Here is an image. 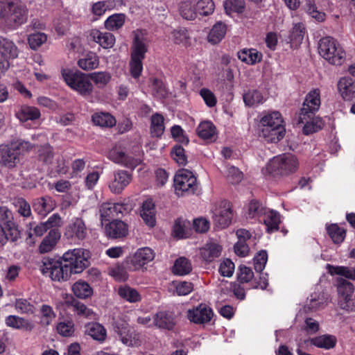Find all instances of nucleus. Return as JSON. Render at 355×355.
I'll use <instances>...</instances> for the list:
<instances>
[{"label": "nucleus", "instance_id": "57", "mask_svg": "<svg viewBox=\"0 0 355 355\" xmlns=\"http://www.w3.org/2000/svg\"><path fill=\"white\" fill-rule=\"evenodd\" d=\"M305 27L303 24L297 23L292 28L289 37L291 41L295 44H300L304 36Z\"/></svg>", "mask_w": 355, "mask_h": 355}, {"label": "nucleus", "instance_id": "8", "mask_svg": "<svg viewBox=\"0 0 355 355\" xmlns=\"http://www.w3.org/2000/svg\"><path fill=\"white\" fill-rule=\"evenodd\" d=\"M0 17L8 24L19 26L25 23L28 18V8L26 5L17 0L12 6H1Z\"/></svg>", "mask_w": 355, "mask_h": 355}, {"label": "nucleus", "instance_id": "42", "mask_svg": "<svg viewBox=\"0 0 355 355\" xmlns=\"http://www.w3.org/2000/svg\"><path fill=\"white\" fill-rule=\"evenodd\" d=\"M164 116L158 113L153 114L150 119V134L152 137H159L164 131Z\"/></svg>", "mask_w": 355, "mask_h": 355}, {"label": "nucleus", "instance_id": "39", "mask_svg": "<svg viewBox=\"0 0 355 355\" xmlns=\"http://www.w3.org/2000/svg\"><path fill=\"white\" fill-rule=\"evenodd\" d=\"M72 291L75 296L80 299H87L93 294L92 288L87 282L82 280H79L73 284Z\"/></svg>", "mask_w": 355, "mask_h": 355}, {"label": "nucleus", "instance_id": "27", "mask_svg": "<svg viewBox=\"0 0 355 355\" xmlns=\"http://www.w3.org/2000/svg\"><path fill=\"white\" fill-rule=\"evenodd\" d=\"M128 231L127 225L122 220H114L105 226V234L112 239L125 237Z\"/></svg>", "mask_w": 355, "mask_h": 355}, {"label": "nucleus", "instance_id": "22", "mask_svg": "<svg viewBox=\"0 0 355 355\" xmlns=\"http://www.w3.org/2000/svg\"><path fill=\"white\" fill-rule=\"evenodd\" d=\"M153 324L160 329L171 330L176 324L174 313L169 311H159L153 317Z\"/></svg>", "mask_w": 355, "mask_h": 355}, {"label": "nucleus", "instance_id": "51", "mask_svg": "<svg viewBox=\"0 0 355 355\" xmlns=\"http://www.w3.org/2000/svg\"><path fill=\"white\" fill-rule=\"evenodd\" d=\"M224 8L226 14L231 15L232 12L242 13L245 10L244 0H225Z\"/></svg>", "mask_w": 355, "mask_h": 355}, {"label": "nucleus", "instance_id": "59", "mask_svg": "<svg viewBox=\"0 0 355 355\" xmlns=\"http://www.w3.org/2000/svg\"><path fill=\"white\" fill-rule=\"evenodd\" d=\"M89 78L99 87H103L110 82L111 76L108 72L98 71L89 73Z\"/></svg>", "mask_w": 355, "mask_h": 355}, {"label": "nucleus", "instance_id": "64", "mask_svg": "<svg viewBox=\"0 0 355 355\" xmlns=\"http://www.w3.org/2000/svg\"><path fill=\"white\" fill-rule=\"evenodd\" d=\"M285 132L284 127L270 128L268 131H263L264 136L268 137V141L272 143H277L283 139Z\"/></svg>", "mask_w": 355, "mask_h": 355}, {"label": "nucleus", "instance_id": "46", "mask_svg": "<svg viewBox=\"0 0 355 355\" xmlns=\"http://www.w3.org/2000/svg\"><path fill=\"white\" fill-rule=\"evenodd\" d=\"M192 270L191 263L189 259L185 257H180L174 263L173 272L175 275H185L189 274Z\"/></svg>", "mask_w": 355, "mask_h": 355}, {"label": "nucleus", "instance_id": "10", "mask_svg": "<svg viewBox=\"0 0 355 355\" xmlns=\"http://www.w3.org/2000/svg\"><path fill=\"white\" fill-rule=\"evenodd\" d=\"M154 257V252L150 248H140L135 253L130 259L127 260L126 265L130 270H137L153 261Z\"/></svg>", "mask_w": 355, "mask_h": 355}, {"label": "nucleus", "instance_id": "60", "mask_svg": "<svg viewBox=\"0 0 355 355\" xmlns=\"http://www.w3.org/2000/svg\"><path fill=\"white\" fill-rule=\"evenodd\" d=\"M47 40V36L45 33L37 32L32 33L28 37V42L31 49H37Z\"/></svg>", "mask_w": 355, "mask_h": 355}, {"label": "nucleus", "instance_id": "48", "mask_svg": "<svg viewBox=\"0 0 355 355\" xmlns=\"http://www.w3.org/2000/svg\"><path fill=\"white\" fill-rule=\"evenodd\" d=\"M119 296L130 302H137L140 301L141 296L137 291L130 286H121L118 290Z\"/></svg>", "mask_w": 355, "mask_h": 355}, {"label": "nucleus", "instance_id": "34", "mask_svg": "<svg viewBox=\"0 0 355 355\" xmlns=\"http://www.w3.org/2000/svg\"><path fill=\"white\" fill-rule=\"evenodd\" d=\"M20 121L26 122L28 120H35L40 117V110L35 107L28 105L21 106L15 114Z\"/></svg>", "mask_w": 355, "mask_h": 355}, {"label": "nucleus", "instance_id": "56", "mask_svg": "<svg viewBox=\"0 0 355 355\" xmlns=\"http://www.w3.org/2000/svg\"><path fill=\"white\" fill-rule=\"evenodd\" d=\"M13 205L17 209L20 216L28 218L31 216V209L29 203L23 198H15Z\"/></svg>", "mask_w": 355, "mask_h": 355}, {"label": "nucleus", "instance_id": "38", "mask_svg": "<svg viewBox=\"0 0 355 355\" xmlns=\"http://www.w3.org/2000/svg\"><path fill=\"white\" fill-rule=\"evenodd\" d=\"M238 58L248 64H254L261 60L262 53L254 49H243L238 53Z\"/></svg>", "mask_w": 355, "mask_h": 355}, {"label": "nucleus", "instance_id": "44", "mask_svg": "<svg viewBox=\"0 0 355 355\" xmlns=\"http://www.w3.org/2000/svg\"><path fill=\"white\" fill-rule=\"evenodd\" d=\"M179 11L180 15L187 20H194L198 15L196 5L189 1L182 2Z\"/></svg>", "mask_w": 355, "mask_h": 355}, {"label": "nucleus", "instance_id": "18", "mask_svg": "<svg viewBox=\"0 0 355 355\" xmlns=\"http://www.w3.org/2000/svg\"><path fill=\"white\" fill-rule=\"evenodd\" d=\"M0 222L5 226L10 236L13 239H18L20 237V232L18 226L14 221L13 214L7 207H0Z\"/></svg>", "mask_w": 355, "mask_h": 355}, {"label": "nucleus", "instance_id": "2", "mask_svg": "<svg viewBox=\"0 0 355 355\" xmlns=\"http://www.w3.org/2000/svg\"><path fill=\"white\" fill-rule=\"evenodd\" d=\"M320 55L330 64L340 65L345 60V53L331 37H324L318 42Z\"/></svg>", "mask_w": 355, "mask_h": 355}, {"label": "nucleus", "instance_id": "1", "mask_svg": "<svg viewBox=\"0 0 355 355\" xmlns=\"http://www.w3.org/2000/svg\"><path fill=\"white\" fill-rule=\"evenodd\" d=\"M40 270L44 275L51 278L54 282H66L71 275L67 265L64 263L61 258L56 259L44 257L42 261Z\"/></svg>", "mask_w": 355, "mask_h": 355}, {"label": "nucleus", "instance_id": "19", "mask_svg": "<svg viewBox=\"0 0 355 355\" xmlns=\"http://www.w3.org/2000/svg\"><path fill=\"white\" fill-rule=\"evenodd\" d=\"M87 235V227L82 218H76L65 229L64 236L67 239L84 240Z\"/></svg>", "mask_w": 355, "mask_h": 355}, {"label": "nucleus", "instance_id": "7", "mask_svg": "<svg viewBox=\"0 0 355 355\" xmlns=\"http://www.w3.org/2000/svg\"><path fill=\"white\" fill-rule=\"evenodd\" d=\"M174 187L178 196L193 194L198 189L197 179L188 169L179 170L174 177Z\"/></svg>", "mask_w": 355, "mask_h": 355}, {"label": "nucleus", "instance_id": "17", "mask_svg": "<svg viewBox=\"0 0 355 355\" xmlns=\"http://www.w3.org/2000/svg\"><path fill=\"white\" fill-rule=\"evenodd\" d=\"M212 315V310L203 304H200L196 308L187 311L188 319L196 324L207 323L211 320Z\"/></svg>", "mask_w": 355, "mask_h": 355}, {"label": "nucleus", "instance_id": "55", "mask_svg": "<svg viewBox=\"0 0 355 355\" xmlns=\"http://www.w3.org/2000/svg\"><path fill=\"white\" fill-rule=\"evenodd\" d=\"M196 5L197 13L202 16H208L214 11V3L212 0H199Z\"/></svg>", "mask_w": 355, "mask_h": 355}, {"label": "nucleus", "instance_id": "29", "mask_svg": "<svg viewBox=\"0 0 355 355\" xmlns=\"http://www.w3.org/2000/svg\"><path fill=\"white\" fill-rule=\"evenodd\" d=\"M60 238V233L57 228L50 230L48 234L44 237L40 245V252L41 253H46L51 251Z\"/></svg>", "mask_w": 355, "mask_h": 355}, {"label": "nucleus", "instance_id": "21", "mask_svg": "<svg viewBox=\"0 0 355 355\" xmlns=\"http://www.w3.org/2000/svg\"><path fill=\"white\" fill-rule=\"evenodd\" d=\"M338 90L345 101H351L355 98V80L349 76H344L339 79Z\"/></svg>", "mask_w": 355, "mask_h": 355}, {"label": "nucleus", "instance_id": "24", "mask_svg": "<svg viewBox=\"0 0 355 355\" xmlns=\"http://www.w3.org/2000/svg\"><path fill=\"white\" fill-rule=\"evenodd\" d=\"M302 119V114H300L298 123L304 124L303 133L309 135L321 130L324 125L321 118L315 116V114H309V117Z\"/></svg>", "mask_w": 355, "mask_h": 355}, {"label": "nucleus", "instance_id": "62", "mask_svg": "<svg viewBox=\"0 0 355 355\" xmlns=\"http://www.w3.org/2000/svg\"><path fill=\"white\" fill-rule=\"evenodd\" d=\"M171 155L175 162L179 165L185 166L187 163V158L184 149L180 145H175L171 151Z\"/></svg>", "mask_w": 355, "mask_h": 355}, {"label": "nucleus", "instance_id": "5", "mask_svg": "<svg viewBox=\"0 0 355 355\" xmlns=\"http://www.w3.org/2000/svg\"><path fill=\"white\" fill-rule=\"evenodd\" d=\"M338 305L347 313L355 312V287L350 282L338 279Z\"/></svg>", "mask_w": 355, "mask_h": 355}, {"label": "nucleus", "instance_id": "13", "mask_svg": "<svg viewBox=\"0 0 355 355\" xmlns=\"http://www.w3.org/2000/svg\"><path fill=\"white\" fill-rule=\"evenodd\" d=\"M131 57L144 60L148 49V41L145 33L140 30L133 32Z\"/></svg>", "mask_w": 355, "mask_h": 355}, {"label": "nucleus", "instance_id": "12", "mask_svg": "<svg viewBox=\"0 0 355 355\" xmlns=\"http://www.w3.org/2000/svg\"><path fill=\"white\" fill-rule=\"evenodd\" d=\"M130 209L127 204L104 202L100 206L99 213L102 220L109 221L119 214L127 213Z\"/></svg>", "mask_w": 355, "mask_h": 355}, {"label": "nucleus", "instance_id": "54", "mask_svg": "<svg viewBox=\"0 0 355 355\" xmlns=\"http://www.w3.org/2000/svg\"><path fill=\"white\" fill-rule=\"evenodd\" d=\"M98 64V58L95 54L87 55L86 58L80 59L78 61V67L85 71L96 69Z\"/></svg>", "mask_w": 355, "mask_h": 355}, {"label": "nucleus", "instance_id": "20", "mask_svg": "<svg viewBox=\"0 0 355 355\" xmlns=\"http://www.w3.org/2000/svg\"><path fill=\"white\" fill-rule=\"evenodd\" d=\"M132 181V175L128 172L119 170L114 173V178L109 184L110 191L119 194Z\"/></svg>", "mask_w": 355, "mask_h": 355}, {"label": "nucleus", "instance_id": "36", "mask_svg": "<svg viewBox=\"0 0 355 355\" xmlns=\"http://www.w3.org/2000/svg\"><path fill=\"white\" fill-rule=\"evenodd\" d=\"M226 31V25L221 21L217 22L209 31L207 37L209 42L213 44L219 43L225 37Z\"/></svg>", "mask_w": 355, "mask_h": 355}, {"label": "nucleus", "instance_id": "16", "mask_svg": "<svg viewBox=\"0 0 355 355\" xmlns=\"http://www.w3.org/2000/svg\"><path fill=\"white\" fill-rule=\"evenodd\" d=\"M29 237L33 235L36 236H42L48 230L56 228L62 225V219L58 214H54L51 216L45 222L40 223L32 228V223H30Z\"/></svg>", "mask_w": 355, "mask_h": 355}, {"label": "nucleus", "instance_id": "41", "mask_svg": "<svg viewBox=\"0 0 355 355\" xmlns=\"http://www.w3.org/2000/svg\"><path fill=\"white\" fill-rule=\"evenodd\" d=\"M93 123L101 127H113L116 124L115 118L108 112H98L92 115Z\"/></svg>", "mask_w": 355, "mask_h": 355}, {"label": "nucleus", "instance_id": "28", "mask_svg": "<svg viewBox=\"0 0 355 355\" xmlns=\"http://www.w3.org/2000/svg\"><path fill=\"white\" fill-rule=\"evenodd\" d=\"M92 40L104 49L112 48L115 43V37L110 33H103L97 29L92 30L89 34Z\"/></svg>", "mask_w": 355, "mask_h": 355}, {"label": "nucleus", "instance_id": "47", "mask_svg": "<svg viewBox=\"0 0 355 355\" xmlns=\"http://www.w3.org/2000/svg\"><path fill=\"white\" fill-rule=\"evenodd\" d=\"M198 135L203 139H211L216 133V128L212 123L204 121L196 129Z\"/></svg>", "mask_w": 355, "mask_h": 355}, {"label": "nucleus", "instance_id": "52", "mask_svg": "<svg viewBox=\"0 0 355 355\" xmlns=\"http://www.w3.org/2000/svg\"><path fill=\"white\" fill-rule=\"evenodd\" d=\"M243 101L248 106H254L263 103V97L261 92L256 89L250 90L243 94Z\"/></svg>", "mask_w": 355, "mask_h": 355}, {"label": "nucleus", "instance_id": "40", "mask_svg": "<svg viewBox=\"0 0 355 355\" xmlns=\"http://www.w3.org/2000/svg\"><path fill=\"white\" fill-rule=\"evenodd\" d=\"M264 215L263 222L266 226L267 232L270 233L277 230L281 222L279 214L275 211L270 210L268 212H264Z\"/></svg>", "mask_w": 355, "mask_h": 355}, {"label": "nucleus", "instance_id": "43", "mask_svg": "<svg viewBox=\"0 0 355 355\" xmlns=\"http://www.w3.org/2000/svg\"><path fill=\"white\" fill-rule=\"evenodd\" d=\"M114 330L119 336L123 343L130 345L132 341L130 337L128 336V324L121 320H116L113 323Z\"/></svg>", "mask_w": 355, "mask_h": 355}, {"label": "nucleus", "instance_id": "25", "mask_svg": "<svg viewBox=\"0 0 355 355\" xmlns=\"http://www.w3.org/2000/svg\"><path fill=\"white\" fill-rule=\"evenodd\" d=\"M85 334L89 336L94 340L103 343L107 338V330L98 322H88L84 327Z\"/></svg>", "mask_w": 355, "mask_h": 355}, {"label": "nucleus", "instance_id": "6", "mask_svg": "<svg viewBox=\"0 0 355 355\" xmlns=\"http://www.w3.org/2000/svg\"><path fill=\"white\" fill-rule=\"evenodd\" d=\"M62 76L67 85L82 96L87 97L92 95L94 87L89 75L82 72H67L63 73Z\"/></svg>", "mask_w": 355, "mask_h": 355}, {"label": "nucleus", "instance_id": "23", "mask_svg": "<svg viewBox=\"0 0 355 355\" xmlns=\"http://www.w3.org/2000/svg\"><path fill=\"white\" fill-rule=\"evenodd\" d=\"M19 53L18 47L12 40L0 36V55L5 61L16 59Z\"/></svg>", "mask_w": 355, "mask_h": 355}, {"label": "nucleus", "instance_id": "50", "mask_svg": "<svg viewBox=\"0 0 355 355\" xmlns=\"http://www.w3.org/2000/svg\"><path fill=\"white\" fill-rule=\"evenodd\" d=\"M327 231L333 242L335 243L343 242L345 237V230L338 227L336 224H331L327 226Z\"/></svg>", "mask_w": 355, "mask_h": 355}, {"label": "nucleus", "instance_id": "26", "mask_svg": "<svg viewBox=\"0 0 355 355\" xmlns=\"http://www.w3.org/2000/svg\"><path fill=\"white\" fill-rule=\"evenodd\" d=\"M140 216L148 227H153L155 225V207L151 199H147L143 202Z\"/></svg>", "mask_w": 355, "mask_h": 355}, {"label": "nucleus", "instance_id": "11", "mask_svg": "<svg viewBox=\"0 0 355 355\" xmlns=\"http://www.w3.org/2000/svg\"><path fill=\"white\" fill-rule=\"evenodd\" d=\"M232 211L230 202H221L219 207L214 211L212 216L214 223L219 228H225L230 225L232 219Z\"/></svg>", "mask_w": 355, "mask_h": 355}, {"label": "nucleus", "instance_id": "58", "mask_svg": "<svg viewBox=\"0 0 355 355\" xmlns=\"http://www.w3.org/2000/svg\"><path fill=\"white\" fill-rule=\"evenodd\" d=\"M54 157L53 147L49 144L40 146L38 150V159L44 164H49L52 162Z\"/></svg>", "mask_w": 355, "mask_h": 355}, {"label": "nucleus", "instance_id": "32", "mask_svg": "<svg viewBox=\"0 0 355 355\" xmlns=\"http://www.w3.org/2000/svg\"><path fill=\"white\" fill-rule=\"evenodd\" d=\"M337 343L336 337L334 335L323 334L311 338V345L318 348L330 349L334 348Z\"/></svg>", "mask_w": 355, "mask_h": 355}, {"label": "nucleus", "instance_id": "35", "mask_svg": "<svg viewBox=\"0 0 355 355\" xmlns=\"http://www.w3.org/2000/svg\"><path fill=\"white\" fill-rule=\"evenodd\" d=\"M6 324L10 327L31 331L34 328L32 322L17 315H9L6 319Z\"/></svg>", "mask_w": 355, "mask_h": 355}, {"label": "nucleus", "instance_id": "37", "mask_svg": "<svg viewBox=\"0 0 355 355\" xmlns=\"http://www.w3.org/2000/svg\"><path fill=\"white\" fill-rule=\"evenodd\" d=\"M33 207L37 214L44 216L53 209V203L51 197L44 196L35 199Z\"/></svg>", "mask_w": 355, "mask_h": 355}, {"label": "nucleus", "instance_id": "63", "mask_svg": "<svg viewBox=\"0 0 355 355\" xmlns=\"http://www.w3.org/2000/svg\"><path fill=\"white\" fill-rule=\"evenodd\" d=\"M40 313V322L44 326L49 325L55 318V313H54L52 307L46 304H43L41 306Z\"/></svg>", "mask_w": 355, "mask_h": 355}, {"label": "nucleus", "instance_id": "49", "mask_svg": "<svg viewBox=\"0 0 355 355\" xmlns=\"http://www.w3.org/2000/svg\"><path fill=\"white\" fill-rule=\"evenodd\" d=\"M123 14H114L110 16L105 21V26L109 31H114L121 28L125 22Z\"/></svg>", "mask_w": 355, "mask_h": 355}, {"label": "nucleus", "instance_id": "61", "mask_svg": "<svg viewBox=\"0 0 355 355\" xmlns=\"http://www.w3.org/2000/svg\"><path fill=\"white\" fill-rule=\"evenodd\" d=\"M173 40L175 44H182L184 46L190 43V35L184 28L174 30L172 33Z\"/></svg>", "mask_w": 355, "mask_h": 355}, {"label": "nucleus", "instance_id": "53", "mask_svg": "<svg viewBox=\"0 0 355 355\" xmlns=\"http://www.w3.org/2000/svg\"><path fill=\"white\" fill-rule=\"evenodd\" d=\"M305 7L307 13L318 21H323L325 19V13L318 10L315 0H305Z\"/></svg>", "mask_w": 355, "mask_h": 355}, {"label": "nucleus", "instance_id": "9", "mask_svg": "<svg viewBox=\"0 0 355 355\" xmlns=\"http://www.w3.org/2000/svg\"><path fill=\"white\" fill-rule=\"evenodd\" d=\"M321 104L320 92L318 89H313L306 96L300 114L302 119L309 117V114H315L320 109Z\"/></svg>", "mask_w": 355, "mask_h": 355}, {"label": "nucleus", "instance_id": "31", "mask_svg": "<svg viewBox=\"0 0 355 355\" xmlns=\"http://www.w3.org/2000/svg\"><path fill=\"white\" fill-rule=\"evenodd\" d=\"M1 159L0 164L9 168H14L19 162L17 152H14L8 146H3L1 148Z\"/></svg>", "mask_w": 355, "mask_h": 355}, {"label": "nucleus", "instance_id": "4", "mask_svg": "<svg viewBox=\"0 0 355 355\" xmlns=\"http://www.w3.org/2000/svg\"><path fill=\"white\" fill-rule=\"evenodd\" d=\"M298 165V160L295 155L283 154L270 160L267 169L273 176L288 175L295 172Z\"/></svg>", "mask_w": 355, "mask_h": 355}, {"label": "nucleus", "instance_id": "3", "mask_svg": "<svg viewBox=\"0 0 355 355\" xmlns=\"http://www.w3.org/2000/svg\"><path fill=\"white\" fill-rule=\"evenodd\" d=\"M89 252L83 248L69 250L61 257L71 275L82 272L89 266Z\"/></svg>", "mask_w": 355, "mask_h": 355}, {"label": "nucleus", "instance_id": "30", "mask_svg": "<svg viewBox=\"0 0 355 355\" xmlns=\"http://www.w3.org/2000/svg\"><path fill=\"white\" fill-rule=\"evenodd\" d=\"M222 247L216 243H207L200 249V255L206 262H211L220 255Z\"/></svg>", "mask_w": 355, "mask_h": 355}, {"label": "nucleus", "instance_id": "14", "mask_svg": "<svg viewBox=\"0 0 355 355\" xmlns=\"http://www.w3.org/2000/svg\"><path fill=\"white\" fill-rule=\"evenodd\" d=\"M63 304L66 309L71 310L80 317L92 319L95 317L94 312L87 307L85 304L76 300L71 295H66L64 299Z\"/></svg>", "mask_w": 355, "mask_h": 355}, {"label": "nucleus", "instance_id": "33", "mask_svg": "<svg viewBox=\"0 0 355 355\" xmlns=\"http://www.w3.org/2000/svg\"><path fill=\"white\" fill-rule=\"evenodd\" d=\"M261 123L263 126L262 131H268L270 128L284 127L282 125L283 120L279 112H273L264 116L261 119Z\"/></svg>", "mask_w": 355, "mask_h": 355}, {"label": "nucleus", "instance_id": "45", "mask_svg": "<svg viewBox=\"0 0 355 355\" xmlns=\"http://www.w3.org/2000/svg\"><path fill=\"white\" fill-rule=\"evenodd\" d=\"M127 261L122 264L115 265L108 269V274L114 279L119 282H124L128 277V275L127 269L128 267L126 265Z\"/></svg>", "mask_w": 355, "mask_h": 355}, {"label": "nucleus", "instance_id": "15", "mask_svg": "<svg viewBox=\"0 0 355 355\" xmlns=\"http://www.w3.org/2000/svg\"><path fill=\"white\" fill-rule=\"evenodd\" d=\"M108 158L115 163L132 169H134L141 162L139 159L134 158L126 155V153L119 147H114L110 150Z\"/></svg>", "mask_w": 355, "mask_h": 355}]
</instances>
